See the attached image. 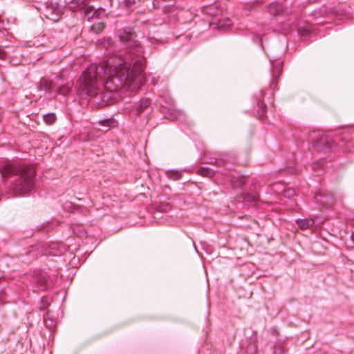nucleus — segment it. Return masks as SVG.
Segmentation results:
<instances>
[{
    "label": "nucleus",
    "instance_id": "obj_5",
    "mask_svg": "<svg viewBox=\"0 0 354 354\" xmlns=\"http://www.w3.org/2000/svg\"><path fill=\"white\" fill-rule=\"evenodd\" d=\"M265 93L263 91H259L255 95L257 105V114L259 118H263L266 113L267 106L263 102Z\"/></svg>",
    "mask_w": 354,
    "mask_h": 354
},
{
    "label": "nucleus",
    "instance_id": "obj_15",
    "mask_svg": "<svg viewBox=\"0 0 354 354\" xmlns=\"http://www.w3.org/2000/svg\"><path fill=\"white\" fill-rule=\"evenodd\" d=\"M104 28V23H97L96 24H93L91 27V29L95 32V33L98 34L100 32H101Z\"/></svg>",
    "mask_w": 354,
    "mask_h": 354
},
{
    "label": "nucleus",
    "instance_id": "obj_11",
    "mask_svg": "<svg viewBox=\"0 0 354 354\" xmlns=\"http://www.w3.org/2000/svg\"><path fill=\"white\" fill-rule=\"evenodd\" d=\"M197 174L204 177H212L214 176V171L208 167H200Z\"/></svg>",
    "mask_w": 354,
    "mask_h": 354
},
{
    "label": "nucleus",
    "instance_id": "obj_9",
    "mask_svg": "<svg viewBox=\"0 0 354 354\" xmlns=\"http://www.w3.org/2000/svg\"><path fill=\"white\" fill-rule=\"evenodd\" d=\"M231 183L234 187H241L245 183V178L243 176H233L231 178Z\"/></svg>",
    "mask_w": 354,
    "mask_h": 354
},
{
    "label": "nucleus",
    "instance_id": "obj_23",
    "mask_svg": "<svg viewBox=\"0 0 354 354\" xmlns=\"http://www.w3.org/2000/svg\"><path fill=\"white\" fill-rule=\"evenodd\" d=\"M6 57V53L3 50H0V59H4Z\"/></svg>",
    "mask_w": 354,
    "mask_h": 354
},
{
    "label": "nucleus",
    "instance_id": "obj_16",
    "mask_svg": "<svg viewBox=\"0 0 354 354\" xmlns=\"http://www.w3.org/2000/svg\"><path fill=\"white\" fill-rule=\"evenodd\" d=\"M71 91V86L68 85H62L58 88V93L63 95H66Z\"/></svg>",
    "mask_w": 354,
    "mask_h": 354
},
{
    "label": "nucleus",
    "instance_id": "obj_17",
    "mask_svg": "<svg viewBox=\"0 0 354 354\" xmlns=\"http://www.w3.org/2000/svg\"><path fill=\"white\" fill-rule=\"evenodd\" d=\"M167 176L174 180H178L181 178V173L177 171H169L167 172Z\"/></svg>",
    "mask_w": 354,
    "mask_h": 354
},
{
    "label": "nucleus",
    "instance_id": "obj_3",
    "mask_svg": "<svg viewBox=\"0 0 354 354\" xmlns=\"http://www.w3.org/2000/svg\"><path fill=\"white\" fill-rule=\"evenodd\" d=\"M272 81L270 83V88L272 90L277 88V79L279 77L282 72L283 62L277 59L272 62Z\"/></svg>",
    "mask_w": 354,
    "mask_h": 354
},
{
    "label": "nucleus",
    "instance_id": "obj_8",
    "mask_svg": "<svg viewBox=\"0 0 354 354\" xmlns=\"http://www.w3.org/2000/svg\"><path fill=\"white\" fill-rule=\"evenodd\" d=\"M268 10L272 15H279L283 12V6L279 3H272L269 6Z\"/></svg>",
    "mask_w": 354,
    "mask_h": 354
},
{
    "label": "nucleus",
    "instance_id": "obj_20",
    "mask_svg": "<svg viewBox=\"0 0 354 354\" xmlns=\"http://www.w3.org/2000/svg\"><path fill=\"white\" fill-rule=\"evenodd\" d=\"M328 143V140L326 138H322L318 143L317 144L316 147H318L319 146L322 145L323 144Z\"/></svg>",
    "mask_w": 354,
    "mask_h": 354
},
{
    "label": "nucleus",
    "instance_id": "obj_4",
    "mask_svg": "<svg viewBox=\"0 0 354 354\" xmlns=\"http://www.w3.org/2000/svg\"><path fill=\"white\" fill-rule=\"evenodd\" d=\"M44 15L47 19L57 21L61 17V11L57 5L51 4L46 7Z\"/></svg>",
    "mask_w": 354,
    "mask_h": 354
},
{
    "label": "nucleus",
    "instance_id": "obj_19",
    "mask_svg": "<svg viewBox=\"0 0 354 354\" xmlns=\"http://www.w3.org/2000/svg\"><path fill=\"white\" fill-rule=\"evenodd\" d=\"M113 123V121L110 120H104V121H102L100 122V124L102 126H106V127H109L111 126V124Z\"/></svg>",
    "mask_w": 354,
    "mask_h": 354
},
{
    "label": "nucleus",
    "instance_id": "obj_10",
    "mask_svg": "<svg viewBox=\"0 0 354 354\" xmlns=\"http://www.w3.org/2000/svg\"><path fill=\"white\" fill-rule=\"evenodd\" d=\"M150 104V100L147 98L141 100L139 104L136 108V113L140 114L145 109H146Z\"/></svg>",
    "mask_w": 354,
    "mask_h": 354
},
{
    "label": "nucleus",
    "instance_id": "obj_2",
    "mask_svg": "<svg viewBox=\"0 0 354 354\" xmlns=\"http://www.w3.org/2000/svg\"><path fill=\"white\" fill-rule=\"evenodd\" d=\"M0 172L3 178L15 177L12 188L19 195L27 194L34 187L35 171L32 166L8 161L2 165Z\"/></svg>",
    "mask_w": 354,
    "mask_h": 354
},
{
    "label": "nucleus",
    "instance_id": "obj_12",
    "mask_svg": "<svg viewBox=\"0 0 354 354\" xmlns=\"http://www.w3.org/2000/svg\"><path fill=\"white\" fill-rule=\"evenodd\" d=\"M313 221L310 219H304V220H299L297 221V225L299 227L301 230H306L310 226H312L313 225Z\"/></svg>",
    "mask_w": 354,
    "mask_h": 354
},
{
    "label": "nucleus",
    "instance_id": "obj_13",
    "mask_svg": "<svg viewBox=\"0 0 354 354\" xmlns=\"http://www.w3.org/2000/svg\"><path fill=\"white\" fill-rule=\"evenodd\" d=\"M259 200V197L255 194H247L243 196V201L245 203H255Z\"/></svg>",
    "mask_w": 354,
    "mask_h": 354
},
{
    "label": "nucleus",
    "instance_id": "obj_24",
    "mask_svg": "<svg viewBox=\"0 0 354 354\" xmlns=\"http://www.w3.org/2000/svg\"><path fill=\"white\" fill-rule=\"evenodd\" d=\"M319 167V163H316L313 165V168H318Z\"/></svg>",
    "mask_w": 354,
    "mask_h": 354
},
{
    "label": "nucleus",
    "instance_id": "obj_18",
    "mask_svg": "<svg viewBox=\"0 0 354 354\" xmlns=\"http://www.w3.org/2000/svg\"><path fill=\"white\" fill-rule=\"evenodd\" d=\"M6 299V293L4 292V290L3 288H0V304H2L4 303Z\"/></svg>",
    "mask_w": 354,
    "mask_h": 354
},
{
    "label": "nucleus",
    "instance_id": "obj_26",
    "mask_svg": "<svg viewBox=\"0 0 354 354\" xmlns=\"http://www.w3.org/2000/svg\"><path fill=\"white\" fill-rule=\"evenodd\" d=\"M351 239H352V240H353V242H354V232H353V233L352 234V235H351Z\"/></svg>",
    "mask_w": 354,
    "mask_h": 354
},
{
    "label": "nucleus",
    "instance_id": "obj_27",
    "mask_svg": "<svg viewBox=\"0 0 354 354\" xmlns=\"http://www.w3.org/2000/svg\"><path fill=\"white\" fill-rule=\"evenodd\" d=\"M89 11H90V8H87V9H86V14H87V15L88 14Z\"/></svg>",
    "mask_w": 354,
    "mask_h": 354
},
{
    "label": "nucleus",
    "instance_id": "obj_22",
    "mask_svg": "<svg viewBox=\"0 0 354 354\" xmlns=\"http://www.w3.org/2000/svg\"><path fill=\"white\" fill-rule=\"evenodd\" d=\"M227 24H221V22H220V23H219V25H218V26H219V28H223L224 26H228V27H229V26H230V25H231V24H230V19H227Z\"/></svg>",
    "mask_w": 354,
    "mask_h": 354
},
{
    "label": "nucleus",
    "instance_id": "obj_1",
    "mask_svg": "<svg viewBox=\"0 0 354 354\" xmlns=\"http://www.w3.org/2000/svg\"><path fill=\"white\" fill-rule=\"evenodd\" d=\"M119 37L127 48L126 57H111L99 65L91 64L78 82L80 95L95 96L101 85L111 93L123 86L136 93L144 84L145 59L136 32L131 28H123L119 30Z\"/></svg>",
    "mask_w": 354,
    "mask_h": 354
},
{
    "label": "nucleus",
    "instance_id": "obj_25",
    "mask_svg": "<svg viewBox=\"0 0 354 354\" xmlns=\"http://www.w3.org/2000/svg\"><path fill=\"white\" fill-rule=\"evenodd\" d=\"M315 201H316V202H317V203H319V200H318V198H317V195H315Z\"/></svg>",
    "mask_w": 354,
    "mask_h": 354
},
{
    "label": "nucleus",
    "instance_id": "obj_7",
    "mask_svg": "<svg viewBox=\"0 0 354 354\" xmlns=\"http://www.w3.org/2000/svg\"><path fill=\"white\" fill-rule=\"evenodd\" d=\"M39 88L40 90L51 91L55 88V84L46 78L41 79Z\"/></svg>",
    "mask_w": 354,
    "mask_h": 354
},
{
    "label": "nucleus",
    "instance_id": "obj_21",
    "mask_svg": "<svg viewBox=\"0 0 354 354\" xmlns=\"http://www.w3.org/2000/svg\"><path fill=\"white\" fill-rule=\"evenodd\" d=\"M135 3V0H124V4L125 6H131Z\"/></svg>",
    "mask_w": 354,
    "mask_h": 354
},
{
    "label": "nucleus",
    "instance_id": "obj_28",
    "mask_svg": "<svg viewBox=\"0 0 354 354\" xmlns=\"http://www.w3.org/2000/svg\"><path fill=\"white\" fill-rule=\"evenodd\" d=\"M326 148H330V146H328V147H326H326H324V151H326Z\"/></svg>",
    "mask_w": 354,
    "mask_h": 354
},
{
    "label": "nucleus",
    "instance_id": "obj_14",
    "mask_svg": "<svg viewBox=\"0 0 354 354\" xmlns=\"http://www.w3.org/2000/svg\"><path fill=\"white\" fill-rule=\"evenodd\" d=\"M44 120L48 124H53L56 120V115L54 113H47L44 115Z\"/></svg>",
    "mask_w": 354,
    "mask_h": 354
},
{
    "label": "nucleus",
    "instance_id": "obj_6",
    "mask_svg": "<svg viewBox=\"0 0 354 354\" xmlns=\"http://www.w3.org/2000/svg\"><path fill=\"white\" fill-rule=\"evenodd\" d=\"M35 281L38 284L39 288L42 290L48 289L51 285V282L48 280V277L44 272L39 273L35 277Z\"/></svg>",
    "mask_w": 354,
    "mask_h": 354
}]
</instances>
